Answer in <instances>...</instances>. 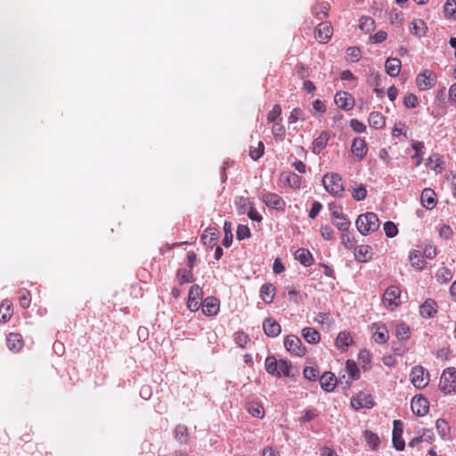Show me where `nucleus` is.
I'll list each match as a JSON object with an SVG mask.
<instances>
[{
	"label": "nucleus",
	"instance_id": "17",
	"mask_svg": "<svg viewBox=\"0 0 456 456\" xmlns=\"http://www.w3.org/2000/svg\"><path fill=\"white\" fill-rule=\"evenodd\" d=\"M351 151L358 160L363 159L368 152V146L365 140L359 137L354 138L352 142Z\"/></svg>",
	"mask_w": 456,
	"mask_h": 456
},
{
	"label": "nucleus",
	"instance_id": "21",
	"mask_svg": "<svg viewBox=\"0 0 456 456\" xmlns=\"http://www.w3.org/2000/svg\"><path fill=\"white\" fill-rule=\"evenodd\" d=\"M437 313V304L434 299H427L419 306V314L424 318H433Z\"/></svg>",
	"mask_w": 456,
	"mask_h": 456
},
{
	"label": "nucleus",
	"instance_id": "36",
	"mask_svg": "<svg viewBox=\"0 0 456 456\" xmlns=\"http://www.w3.org/2000/svg\"><path fill=\"white\" fill-rule=\"evenodd\" d=\"M247 411L253 417L262 419L265 416V409L262 403L256 402H249L247 403Z\"/></svg>",
	"mask_w": 456,
	"mask_h": 456
},
{
	"label": "nucleus",
	"instance_id": "61",
	"mask_svg": "<svg viewBox=\"0 0 456 456\" xmlns=\"http://www.w3.org/2000/svg\"><path fill=\"white\" fill-rule=\"evenodd\" d=\"M444 16L452 17L456 12V1L455 0H446L444 6Z\"/></svg>",
	"mask_w": 456,
	"mask_h": 456
},
{
	"label": "nucleus",
	"instance_id": "53",
	"mask_svg": "<svg viewBox=\"0 0 456 456\" xmlns=\"http://www.w3.org/2000/svg\"><path fill=\"white\" fill-rule=\"evenodd\" d=\"M346 367L351 379L355 380L360 378V370L354 361L347 360Z\"/></svg>",
	"mask_w": 456,
	"mask_h": 456
},
{
	"label": "nucleus",
	"instance_id": "16",
	"mask_svg": "<svg viewBox=\"0 0 456 456\" xmlns=\"http://www.w3.org/2000/svg\"><path fill=\"white\" fill-rule=\"evenodd\" d=\"M333 28L330 22H321L316 28V39L321 44H326L332 37Z\"/></svg>",
	"mask_w": 456,
	"mask_h": 456
},
{
	"label": "nucleus",
	"instance_id": "55",
	"mask_svg": "<svg viewBox=\"0 0 456 456\" xmlns=\"http://www.w3.org/2000/svg\"><path fill=\"white\" fill-rule=\"evenodd\" d=\"M359 27L362 31L366 33L370 32L374 29L375 27L374 20L370 17H362L360 19Z\"/></svg>",
	"mask_w": 456,
	"mask_h": 456
},
{
	"label": "nucleus",
	"instance_id": "48",
	"mask_svg": "<svg viewBox=\"0 0 456 456\" xmlns=\"http://www.w3.org/2000/svg\"><path fill=\"white\" fill-rule=\"evenodd\" d=\"M281 107L279 104H275L267 115L268 123H276L282 121L281 118Z\"/></svg>",
	"mask_w": 456,
	"mask_h": 456
},
{
	"label": "nucleus",
	"instance_id": "45",
	"mask_svg": "<svg viewBox=\"0 0 456 456\" xmlns=\"http://www.w3.org/2000/svg\"><path fill=\"white\" fill-rule=\"evenodd\" d=\"M292 369L291 363L287 360H280L278 363V370L276 377H289L290 376V370Z\"/></svg>",
	"mask_w": 456,
	"mask_h": 456
},
{
	"label": "nucleus",
	"instance_id": "14",
	"mask_svg": "<svg viewBox=\"0 0 456 456\" xmlns=\"http://www.w3.org/2000/svg\"><path fill=\"white\" fill-rule=\"evenodd\" d=\"M337 106L343 110H350L354 106V99L347 92H338L334 97Z\"/></svg>",
	"mask_w": 456,
	"mask_h": 456
},
{
	"label": "nucleus",
	"instance_id": "2",
	"mask_svg": "<svg viewBox=\"0 0 456 456\" xmlns=\"http://www.w3.org/2000/svg\"><path fill=\"white\" fill-rule=\"evenodd\" d=\"M322 183L325 190L335 197H342L345 191L342 177L336 174H326L322 178Z\"/></svg>",
	"mask_w": 456,
	"mask_h": 456
},
{
	"label": "nucleus",
	"instance_id": "41",
	"mask_svg": "<svg viewBox=\"0 0 456 456\" xmlns=\"http://www.w3.org/2000/svg\"><path fill=\"white\" fill-rule=\"evenodd\" d=\"M174 435L180 443L186 444L189 440L188 428L184 425H177L174 430Z\"/></svg>",
	"mask_w": 456,
	"mask_h": 456
},
{
	"label": "nucleus",
	"instance_id": "27",
	"mask_svg": "<svg viewBox=\"0 0 456 456\" xmlns=\"http://www.w3.org/2000/svg\"><path fill=\"white\" fill-rule=\"evenodd\" d=\"M353 343L354 339L348 331L339 332L335 341L336 346L341 351H346Z\"/></svg>",
	"mask_w": 456,
	"mask_h": 456
},
{
	"label": "nucleus",
	"instance_id": "6",
	"mask_svg": "<svg viewBox=\"0 0 456 456\" xmlns=\"http://www.w3.org/2000/svg\"><path fill=\"white\" fill-rule=\"evenodd\" d=\"M411 382L417 389L425 388L429 383V373L420 365L414 366L410 373Z\"/></svg>",
	"mask_w": 456,
	"mask_h": 456
},
{
	"label": "nucleus",
	"instance_id": "19",
	"mask_svg": "<svg viewBox=\"0 0 456 456\" xmlns=\"http://www.w3.org/2000/svg\"><path fill=\"white\" fill-rule=\"evenodd\" d=\"M8 348L13 353H18L23 347V338L20 333L12 332L6 338Z\"/></svg>",
	"mask_w": 456,
	"mask_h": 456
},
{
	"label": "nucleus",
	"instance_id": "15",
	"mask_svg": "<svg viewBox=\"0 0 456 456\" xmlns=\"http://www.w3.org/2000/svg\"><path fill=\"white\" fill-rule=\"evenodd\" d=\"M200 307L206 316H215L219 312L220 301L215 297H207L203 300Z\"/></svg>",
	"mask_w": 456,
	"mask_h": 456
},
{
	"label": "nucleus",
	"instance_id": "33",
	"mask_svg": "<svg viewBox=\"0 0 456 456\" xmlns=\"http://www.w3.org/2000/svg\"><path fill=\"white\" fill-rule=\"evenodd\" d=\"M330 7L327 2L318 3L313 6L312 12L317 20H323L328 16Z\"/></svg>",
	"mask_w": 456,
	"mask_h": 456
},
{
	"label": "nucleus",
	"instance_id": "22",
	"mask_svg": "<svg viewBox=\"0 0 456 456\" xmlns=\"http://www.w3.org/2000/svg\"><path fill=\"white\" fill-rule=\"evenodd\" d=\"M421 204L427 209H433L436 205V192L430 188H425L420 196Z\"/></svg>",
	"mask_w": 456,
	"mask_h": 456
},
{
	"label": "nucleus",
	"instance_id": "29",
	"mask_svg": "<svg viewBox=\"0 0 456 456\" xmlns=\"http://www.w3.org/2000/svg\"><path fill=\"white\" fill-rule=\"evenodd\" d=\"M281 177L284 179L285 183L291 189L297 190L300 188L302 178L298 175L293 172H287L281 174Z\"/></svg>",
	"mask_w": 456,
	"mask_h": 456
},
{
	"label": "nucleus",
	"instance_id": "43",
	"mask_svg": "<svg viewBox=\"0 0 456 456\" xmlns=\"http://www.w3.org/2000/svg\"><path fill=\"white\" fill-rule=\"evenodd\" d=\"M12 307L10 301H4L0 306V321L8 322L12 316Z\"/></svg>",
	"mask_w": 456,
	"mask_h": 456
},
{
	"label": "nucleus",
	"instance_id": "35",
	"mask_svg": "<svg viewBox=\"0 0 456 456\" xmlns=\"http://www.w3.org/2000/svg\"><path fill=\"white\" fill-rule=\"evenodd\" d=\"M218 239V232L216 229L208 227L207 228L203 234L201 235V241L208 246L212 247L215 241Z\"/></svg>",
	"mask_w": 456,
	"mask_h": 456
},
{
	"label": "nucleus",
	"instance_id": "38",
	"mask_svg": "<svg viewBox=\"0 0 456 456\" xmlns=\"http://www.w3.org/2000/svg\"><path fill=\"white\" fill-rule=\"evenodd\" d=\"M444 164L443 158L437 153L432 154L428 159V166L437 173L444 169Z\"/></svg>",
	"mask_w": 456,
	"mask_h": 456
},
{
	"label": "nucleus",
	"instance_id": "58",
	"mask_svg": "<svg viewBox=\"0 0 456 456\" xmlns=\"http://www.w3.org/2000/svg\"><path fill=\"white\" fill-rule=\"evenodd\" d=\"M272 134L275 138L282 140L285 136V127L281 124V121L273 123L272 126Z\"/></svg>",
	"mask_w": 456,
	"mask_h": 456
},
{
	"label": "nucleus",
	"instance_id": "50",
	"mask_svg": "<svg viewBox=\"0 0 456 456\" xmlns=\"http://www.w3.org/2000/svg\"><path fill=\"white\" fill-rule=\"evenodd\" d=\"M264 151H265V145H264L263 142L259 141V142H257L256 147L253 145L250 147L249 156L253 160H257L263 156Z\"/></svg>",
	"mask_w": 456,
	"mask_h": 456
},
{
	"label": "nucleus",
	"instance_id": "1",
	"mask_svg": "<svg viewBox=\"0 0 456 456\" xmlns=\"http://www.w3.org/2000/svg\"><path fill=\"white\" fill-rule=\"evenodd\" d=\"M380 225L378 216L373 212H367L360 215L356 221L355 226L358 232L362 235H367L376 232Z\"/></svg>",
	"mask_w": 456,
	"mask_h": 456
},
{
	"label": "nucleus",
	"instance_id": "64",
	"mask_svg": "<svg viewBox=\"0 0 456 456\" xmlns=\"http://www.w3.org/2000/svg\"><path fill=\"white\" fill-rule=\"evenodd\" d=\"M234 340L240 347H245L249 341L248 335L242 331H238L234 335Z\"/></svg>",
	"mask_w": 456,
	"mask_h": 456
},
{
	"label": "nucleus",
	"instance_id": "42",
	"mask_svg": "<svg viewBox=\"0 0 456 456\" xmlns=\"http://www.w3.org/2000/svg\"><path fill=\"white\" fill-rule=\"evenodd\" d=\"M341 243L347 249H352L355 248V239L354 235L349 232V230H346L345 232H341L340 234Z\"/></svg>",
	"mask_w": 456,
	"mask_h": 456
},
{
	"label": "nucleus",
	"instance_id": "57",
	"mask_svg": "<svg viewBox=\"0 0 456 456\" xmlns=\"http://www.w3.org/2000/svg\"><path fill=\"white\" fill-rule=\"evenodd\" d=\"M298 120H305V114L300 108H295L291 110L289 116V122L296 123Z\"/></svg>",
	"mask_w": 456,
	"mask_h": 456
},
{
	"label": "nucleus",
	"instance_id": "23",
	"mask_svg": "<svg viewBox=\"0 0 456 456\" xmlns=\"http://www.w3.org/2000/svg\"><path fill=\"white\" fill-rule=\"evenodd\" d=\"M354 248L355 259L360 263L369 262L372 257V250L369 245H360Z\"/></svg>",
	"mask_w": 456,
	"mask_h": 456
},
{
	"label": "nucleus",
	"instance_id": "24",
	"mask_svg": "<svg viewBox=\"0 0 456 456\" xmlns=\"http://www.w3.org/2000/svg\"><path fill=\"white\" fill-rule=\"evenodd\" d=\"M337 384V379L331 372H324L320 377L321 387L326 392H331L335 389Z\"/></svg>",
	"mask_w": 456,
	"mask_h": 456
},
{
	"label": "nucleus",
	"instance_id": "20",
	"mask_svg": "<svg viewBox=\"0 0 456 456\" xmlns=\"http://www.w3.org/2000/svg\"><path fill=\"white\" fill-rule=\"evenodd\" d=\"M401 425L400 420L394 421L393 429V444L397 451H403L405 447L404 441L403 439V429L399 426Z\"/></svg>",
	"mask_w": 456,
	"mask_h": 456
},
{
	"label": "nucleus",
	"instance_id": "31",
	"mask_svg": "<svg viewBox=\"0 0 456 456\" xmlns=\"http://www.w3.org/2000/svg\"><path fill=\"white\" fill-rule=\"evenodd\" d=\"M409 260L411 262V265L418 271H420L425 267L426 261L424 260L421 252L419 250L411 251Z\"/></svg>",
	"mask_w": 456,
	"mask_h": 456
},
{
	"label": "nucleus",
	"instance_id": "46",
	"mask_svg": "<svg viewBox=\"0 0 456 456\" xmlns=\"http://www.w3.org/2000/svg\"><path fill=\"white\" fill-rule=\"evenodd\" d=\"M18 300L22 308H28L31 303V296L28 289H21L18 291Z\"/></svg>",
	"mask_w": 456,
	"mask_h": 456
},
{
	"label": "nucleus",
	"instance_id": "10",
	"mask_svg": "<svg viewBox=\"0 0 456 456\" xmlns=\"http://www.w3.org/2000/svg\"><path fill=\"white\" fill-rule=\"evenodd\" d=\"M436 82V76L430 70L425 69L416 77V85L419 90L426 91L432 88Z\"/></svg>",
	"mask_w": 456,
	"mask_h": 456
},
{
	"label": "nucleus",
	"instance_id": "60",
	"mask_svg": "<svg viewBox=\"0 0 456 456\" xmlns=\"http://www.w3.org/2000/svg\"><path fill=\"white\" fill-rule=\"evenodd\" d=\"M326 111V105L325 103L317 99L315 101L313 102V111H312V114L314 116H317V115H322L324 112Z\"/></svg>",
	"mask_w": 456,
	"mask_h": 456
},
{
	"label": "nucleus",
	"instance_id": "47",
	"mask_svg": "<svg viewBox=\"0 0 456 456\" xmlns=\"http://www.w3.org/2000/svg\"><path fill=\"white\" fill-rule=\"evenodd\" d=\"M382 79L383 77L381 74H379L378 71L374 70L373 69H370V73L367 78V82L369 85L376 87H380L382 86Z\"/></svg>",
	"mask_w": 456,
	"mask_h": 456
},
{
	"label": "nucleus",
	"instance_id": "44",
	"mask_svg": "<svg viewBox=\"0 0 456 456\" xmlns=\"http://www.w3.org/2000/svg\"><path fill=\"white\" fill-rule=\"evenodd\" d=\"M436 277L439 282L447 283L453 278V273L448 267H441L437 270Z\"/></svg>",
	"mask_w": 456,
	"mask_h": 456
},
{
	"label": "nucleus",
	"instance_id": "32",
	"mask_svg": "<svg viewBox=\"0 0 456 456\" xmlns=\"http://www.w3.org/2000/svg\"><path fill=\"white\" fill-rule=\"evenodd\" d=\"M301 334L305 340L310 344H317L321 339V334L314 328H304Z\"/></svg>",
	"mask_w": 456,
	"mask_h": 456
},
{
	"label": "nucleus",
	"instance_id": "52",
	"mask_svg": "<svg viewBox=\"0 0 456 456\" xmlns=\"http://www.w3.org/2000/svg\"><path fill=\"white\" fill-rule=\"evenodd\" d=\"M224 238L223 244L224 247L229 248L232 243V223L225 221L224 224Z\"/></svg>",
	"mask_w": 456,
	"mask_h": 456
},
{
	"label": "nucleus",
	"instance_id": "12",
	"mask_svg": "<svg viewBox=\"0 0 456 456\" xmlns=\"http://www.w3.org/2000/svg\"><path fill=\"white\" fill-rule=\"evenodd\" d=\"M411 411L418 416H425L429 410V403L427 398L421 395H415L411 403Z\"/></svg>",
	"mask_w": 456,
	"mask_h": 456
},
{
	"label": "nucleus",
	"instance_id": "28",
	"mask_svg": "<svg viewBox=\"0 0 456 456\" xmlns=\"http://www.w3.org/2000/svg\"><path fill=\"white\" fill-rule=\"evenodd\" d=\"M276 288L272 283H265L260 288V297L266 304H271L274 298Z\"/></svg>",
	"mask_w": 456,
	"mask_h": 456
},
{
	"label": "nucleus",
	"instance_id": "34",
	"mask_svg": "<svg viewBox=\"0 0 456 456\" xmlns=\"http://www.w3.org/2000/svg\"><path fill=\"white\" fill-rule=\"evenodd\" d=\"M411 34L421 37L425 36L427 31V25L422 20H414L410 25Z\"/></svg>",
	"mask_w": 456,
	"mask_h": 456
},
{
	"label": "nucleus",
	"instance_id": "30",
	"mask_svg": "<svg viewBox=\"0 0 456 456\" xmlns=\"http://www.w3.org/2000/svg\"><path fill=\"white\" fill-rule=\"evenodd\" d=\"M295 258L305 266H310L314 262V257L310 251L306 248H298L296 250Z\"/></svg>",
	"mask_w": 456,
	"mask_h": 456
},
{
	"label": "nucleus",
	"instance_id": "4",
	"mask_svg": "<svg viewBox=\"0 0 456 456\" xmlns=\"http://www.w3.org/2000/svg\"><path fill=\"white\" fill-rule=\"evenodd\" d=\"M440 390L445 394H451L456 389V368L450 367L445 369L439 381Z\"/></svg>",
	"mask_w": 456,
	"mask_h": 456
},
{
	"label": "nucleus",
	"instance_id": "59",
	"mask_svg": "<svg viewBox=\"0 0 456 456\" xmlns=\"http://www.w3.org/2000/svg\"><path fill=\"white\" fill-rule=\"evenodd\" d=\"M384 232L388 238H393L398 233L396 225L392 221H387L383 226Z\"/></svg>",
	"mask_w": 456,
	"mask_h": 456
},
{
	"label": "nucleus",
	"instance_id": "5",
	"mask_svg": "<svg viewBox=\"0 0 456 456\" xmlns=\"http://www.w3.org/2000/svg\"><path fill=\"white\" fill-rule=\"evenodd\" d=\"M401 289L397 286H389L384 292L382 303L384 306L389 310H395L401 304L400 300Z\"/></svg>",
	"mask_w": 456,
	"mask_h": 456
},
{
	"label": "nucleus",
	"instance_id": "7",
	"mask_svg": "<svg viewBox=\"0 0 456 456\" xmlns=\"http://www.w3.org/2000/svg\"><path fill=\"white\" fill-rule=\"evenodd\" d=\"M203 289L198 285L194 284L191 287L187 300V308L191 312L198 311L202 304Z\"/></svg>",
	"mask_w": 456,
	"mask_h": 456
},
{
	"label": "nucleus",
	"instance_id": "40",
	"mask_svg": "<svg viewBox=\"0 0 456 456\" xmlns=\"http://www.w3.org/2000/svg\"><path fill=\"white\" fill-rule=\"evenodd\" d=\"M363 437H364L366 443L368 444V445L372 450H377L379 448V444H380V439L376 433H373L370 430H366L363 434Z\"/></svg>",
	"mask_w": 456,
	"mask_h": 456
},
{
	"label": "nucleus",
	"instance_id": "8",
	"mask_svg": "<svg viewBox=\"0 0 456 456\" xmlns=\"http://www.w3.org/2000/svg\"><path fill=\"white\" fill-rule=\"evenodd\" d=\"M284 346L288 352L297 356L301 357L306 353L302 341L295 335H289L284 338Z\"/></svg>",
	"mask_w": 456,
	"mask_h": 456
},
{
	"label": "nucleus",
	"instance_id": "11",
	"mask_svg": "<svg viewBox=\"0 0 456 456\" xmlns=\"http://www.w3.org/2000/svg\"><path fill=\"white\" fill-rule=\"evenodd\" d=\"M351 405L356 411L362 408L370 409L374 405L372 395L369 393L360 392L352 398Z\"/></svg>",
	"mask_w": 456,
	"mask_h": 456
},
{
	"label": "nucleus",
	"instance_id": "56",
	"mask_svg": "<svg viewBox=\"0 0 456 456\" xmlns=\"http://www.w3.org/2000/svg\"><path fill=\"white\" fill-rule=\"evenodd\" d=\"M319 369L318 367L306 366L304 369L303 375L304 378L310 381H315L319 376Z\"/></svg>",
	"mask_w": 456,
	"mask_h": 456
},
{
	"label": "nucleus",
	"instance_id": "26",
	"mask_svg": "<svg viewBox=\"0 0 456 456\" xmlns=\"http://www.w3.org/2000/svg\"><path fill=\"white\" fill-rule=\"evenodd\" d=\"M330 138V133L328 131H322L313 142V152L319 154L326 147Z\"/></svg>",
	"mask_w": 456,
	"mask_h": 456
},
{
	"label": "nucleus",
	"instance_id": "3",
	"mask_svg": "<svg viewBox=\"0 0 456 456\" xmlns=\"http://www.w3.org/2000/svg\"><path fill=\"white\" fill-rule=\"evenodd\" d=\"M329 210L330 211L331 223L340 231L345 232L349 230L351 222L346 215L342 212V208L339 205L330 204Z\"/></svg>",
	"mask_w": 456,
	"mask_h": 456
},
{
	"label": "nucleus",
	"instance_id": "39",
	"mask_svg": "<svg viewBox=\"0 0 456 456\" xmlns=\"http://www.w3.org/2000/svg\"><path fill=\"white\" fill-rule=\"evenodd\" d=\"M369 124L376 129H380L385 126V118L380 112H371L369 116Z\"/></svg>",
	"mask_w": 456,
	"mask_h": 456
},
{
	"label": "nucleus",
	"instance_id": "13",
	"mask_svg": "<svg viewBox=\"0 0 456 456\" xmlns=\"http://www.w3.org/2000/svg\"><path fill=\"white\" fill-rule=\"evenodd\" d=\"M372 338L379 344L387 343L389 339V332L385 324L374 322L371 324Z\"/></svg>",
	"mask_w": 456,
	"mask_h": 456
},
{
	"label": "nucleus",
	"instance_id": "62",
	"mask_svg": "<svg viewBox=\"0 0 456 456\" xmlns=\"http://www.w3.org/2000/svg\"><path fill=\"white\" fill-rule=\"evenodd\" d=\"M352 196L355 200L358 201L364 200L367 196V190L365 186L361 184L360 186L355 188L352 192Z\"/></svg>",
	"mask_w": 456,
	"mask_h": 456
},
{
	"label": "nucleus",
	"instance_id": "63",
	"mask_svg": "<svg viewBox=\"0 0 456 456\" xmlns=\"http://www.w3.org/2000/svg\"><path fill=\"white\" fill-rule=\"evenodd\" d=\"M236 236L239 240L250 237V231L247 225L239 224L237 227Z\"/></svg>",
	"mask_w": 456,
	"mask_h": 456
},
{
	"label": "nucleus",
	"instance_id": "25",
	"mask_svg": "<svg viewBox=\"0 0 456 456\" xmlns=\"http://www.w3.org/2000/svg\"><path fill=\"white\" fill-rule=\"evenodd\" d=\"M402 63L398 58L389 57L385 62V69L390 77H397L401 71Z\"/></svg>",
	"mask_w": 456,
	"mask_h": 456
},
{
	"label": "nucleus",
	"instance_id": "18",
	"mask_svg": "<svg viewBox=\"0 0 456 456\" xmlns=\"http://www.w3.org/2000/svg\"><path fill=\"white\" fill-rule=\"evenodd\" d=\"M265 334L268 337H277L281 332V325L272 317L266 318L263 322Z\"/></svg>",
	"mask_w": 456,
	"mask_h": 456
},
{
	"label": "nucleus",
	"instance_id": "37",
	"mask_svg": "<svg viewBox=\"0 0 456 456\" xmlns=\"http://www.w3.org/2000/svg\"><path fill=\"white\" fill-rule=\"evenodd\" d=\"M176 279L180 285L194 281V276L191 269L187 270L185 268H179L176 271Z\"/></svg>",
	"mask_w": 456,
	"mask_h": 456
},
{
	"label": "nucleus",
	"instance_id": "54",
	"mask_svg": "<svg viewBox=\"0 0 456 456\" xmlns=\"http://www.w3.org/2000/svg\"><path fill=\"white\" fill-rule=\"evenodd\" d=\"M436 428L442 437H446L450 434V426L444 419H438L436 422Z\"/></svg>",
	"mask_w": 456,
	"mask_h": 456
},
{
	"label": "nucleus",
	"instance_id": "9",
	"mask_svg": "<svg viewBox=\"0 0 456 456\" xmlns=\"http://www.w3.org/2000/svg\"><path fill=\"white\" fill-rule=\"evenodd\" d=\"M260 200L270 208H273L278 211H285L286 202L277 193L274 192H264Z\"/></svg>",
	"mask_w": 456,
	"mask_h": 456
},
{
	"label": "nucleus",
	"instance_id": "51",
	"mask_svg": "<svg viewBox=\"0 0 456 456\" xmlns=\"http://www.w3.org/2000/svg\"><path fill=\"white\" fill-rule=\"evenodd\" d=\"M278 363H279V361H277L274 356L266 357L265 362V366L266 371L269 374L275 376L277 373V370H278Z\"/></svg>",
	"mask_w": 456,
	"mask_h": 456
},
{
	"label": "nucleus",
	"instance_id": "49",
	"mask_svg": "<svg viewBox=\"0 0 456 456\" xmlns=\"http://www.w3.org/2000/svg\"><path fill=\"white\" fill-rule=\"evenodd\" d=\"M411 330L405 323H399L395 329V336L400 340H407L410 338Z\"/></svg>",
	"mask_w": 456,
	"mask_h": 456
}]
</instances>
